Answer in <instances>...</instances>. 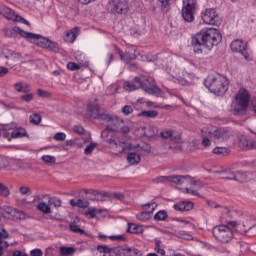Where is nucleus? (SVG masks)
I'll use <instances>...</instances> for the list:
<instances>
[{
	"label": "nucleus",
	"instance_id": "1",
	"mask_svg": "<svg viewBox=\"0 0 256 256\" xmlns=\"http://www.w3.org/2000/svg\"><path fill=\"white\" fill-rule=\"evenodd\" d=\"M223 36L217 28H204L191 37L192 47L196 55H207L219 45Z\"/></svg>",
	"mask_w": 256,
	"mask_h": 256
},
{
	"label": "nucleus",
	"instance_id": "2",
	"mask_svg": "<svg viewBox=\"0 0 256 256\" xmlns=\"http://www.w3.org/2000/svg\"><path fill=\"white\" fill-rule=\"evenodd\" d=\"M87 115L88 117H93V119H99L100 121H105L107 123L106 130L102 132V137L106 135L107 131H119L121 129V125H123V120L121 118L101 113L99 104H97V99L88 103Z\"/></svg>",
	"mask_w": 256,
	"mask_h": 256
},
{
	"label": "nucleus",
	"instance_id": "3",
	"mask_svg": "<svg viewBox=\"0 0 256 256\" xmlns=\"http://www.w3.org/2000/svg\"><path fill=\"white\" fill-rule=\"evenodd\" d=\"M125 91H137L143 89L148 95H161V88L155 84V79L151 76H137L133 82H124Z\"/></svg>",
	"mask_w": 256,
	"mask_h": 256
},
{
	"label": "nucleus",
	"instance_id": "4",
	"mask_svg": "<svg viewBox=\"0 0 256 256\" xmlns=\"http://www.w3.org/2000/svg\"><path fill=\"white\" fill-rule=\"evenodd\" d=\"M14 33H17L20 35V37H23V39H26L30 43H34V45H37L38 47H42L43 49H49V51H58L57 44L55 42L35 33L27 32L23 29H21L18 26H15L13 28Z\"/></svg>",
	"mask_w": 256,
	"mask_h": 256
},
{
	"label": "nucleus",
	"instance_id": "5",
	"mask_svg": "<svg viewBox=\"0 0 256 256\" xmlns=\"http://www.w3.org/2000/svg\"><path fill=\"white\" fill-rule=\"evenodd\" d=\"M237 222L228 221L227 224H219L212 228V235L218 243L222 245H228L235 235L233 232L237 229Z\"/></svg>",
	"mask_w": 256,
	"mask_h": 256
},
{
	"label": "nucleus",
	"instance_id": "6",
	"mask_svg": "<svg viewBox=\"0 0 256 256\" xmlns=\"http://www.w3.org/2000/svg\"><path fill=\"white\" fill-rule=\"evenodd\" d=\"M205 87L218 97H223L225 93L229 90V80L224 76H208L204 81Z\"/></svg>",
	"mask_w": 256,
	"mask_h": 256
},
{
	"label": "nucleus",
	"instance_id": "7",
	"mask_svg": "<svg viewBox=\"0 0 256 256\" xmlns=\"http://www.w3.org/2000/svg\"><path fill=\"white\" fill-rule=\"evenodd\" d=\"M249 101H251V95L245 89H240L235 96L232 109L234 115H243L247 109H249Z\"/></svg>",
	"mask_w": 256,
	"mask_h": 256
},
{
	"label": "nucleus",
	"instance_id": "8",
	"mask_svg": "<svg viewBox=\"0 0 256 256\" xmlns=\"http://www.w3.org/2000/svg\"><path fill=\"white\" fill-rule=\"evenodd\" d=\"M202 133H208L209 137L213 139L214 143H226L231 139V130L225 127H204Z\"/></svg>",
	"mask_w": 256,
	"mask_h": 256
},
{
	"label": "nucleus",
	"instance_id": "9",
	"mask_svg": "<svg viewBox=\"0 0 256 256\" xmlns=\"http://www.w3.org/2000/svg\"><path fill=\"white\" fill-rule=\"evenodd\" d=\"M2 131L4 139H8V141L27 137V130L23 127L17 128L15 124L4 125Z\"/></svg>",
	"mask_w": 256,
	"mask_h": 256
},
{
	"label": "nucleus",
	"instance_id": "10",
	"mask_svg": "<svg viewBox=\"0 0 256 256\" xmlns=\"http://www.w3.org/2000/svg\"><path fill=\"white\" fill-rule=\"evenodd\" d=\"M108 13L112 15H127L129 13V2L125 0H112L107 5Z\"/></svg>",
	"mask_w": 256,
	"mask_h": 256
},
{
	"label": "nucleus",
	"instance_id": "11",
	"mask_svg": "<svg viewBox=\"0 0 256 256\" xmlns=\"http://www.w3.org/2000/svg\"><path fill=\"white\" fill-rule=\"evenodd\" d=\"M108 143L110 149H113L116 153H127V151H133V149H136L137 152L141 151V147L139 145H137V147H133V145L117 138H110Z\"/></svg>",
	"mask_w": 256,
	"mask_h": 256
},
{
	"label": "nucleus",
	"instance_id": "12",
	"mask_svg": "<svg viewBox=\"0 0 256 256\" xmlns=\"http://www.w3.org/2000/svg\"><path fill=\"white\" fill-rule=\"evenodd\" d=\"M230 49L233 53H240L245 61H251V50H249L247 42L241 39L233 40L230 44Z\"/></svg>",
	"mask_w": 256,
	"mask_h": 256
},
{
	"label": "nucleus",
	"instance_id": "13",
	"mask_svg": "<svg viewBox=\"0 0 256 256\" xmlns=\"http://www.w3.org/2000/svg\"><path fill=\"white\" fill-rule=\"evenodd\" d=\"M195 0H184L182 7V17L186 23H193L195 21Z\"/></svg>",
	"mask_w": 256,
	"mask_h": 256
},
{
	"label": "nucleus",
	"instance_id": "14",
	"mask_svg": "<svg viewBox=\"0 0 256 256\" xmlns=\"http://www.w3.org/2000/svg\"><path fill=\"white\" fill-rule=\"evenodd\" d=\"M201 17L205 25H221V18L215 8H206L201 12Z\"/></svg>",
	"mask_w": 256,
	"mask_h": 256
},
{
	"label": "nucleus",
	"instance_id": "15",
	"mask_svg": "<svg viewBox=\"0 0 256 256\" xmlns=\"http://www.w3.org/2000/svg\"><path fill=\"white\" fill-rule=\"evenodd\" d=\"M156 183H175V185H187V183H191V176L189 175L160 176L156 178Z\"/></svg>",
	"mask_w": 256,
	"mask_h": 256
},
{
	"label": "nucleus",
	"instance_id": "16",
	"mask_svg": "<svg viewBox=\"0 0 256 256\" xmlns=\"http://www.w3.org/2000/svg\"><path fill=\"white\" fill-rule=\"evenodd\" d=\"M1 15L5 17V19H8V21H14L16 23H23L24 25H30L27 19L19 16L17 13L13 11V9L9 7H2L1 9Z\"/></svg>",
	"mask_w": 256,
	"mask_h": 256
},
{
	"label": "nucleus",
	"instance_id": "17",
	"mask_svg": "<svg viewBox=\"0 0 256 256\" xmlns=\"http://www.w3.org/2000/svg\"><path fill=\"white\" fill-rule=\"evenodd\" d=\"M137 48L135 46H127L125 49V53H123V50L117 49V53L124 63H131L134 59H136V53Z\"/></svg>",
	"mask_w": 256,
	"mask_h": 256
},
{
	"label": "nucleus",
	"instance_id": "18",
	"mask_svg": "<svg viewBox=\"0 0 256 256\" xmlns=\"http://www.w3.org/2000/svg\"><path fill=\"white\" fill-rule=\"evenodd\" d=\"M81 34V28L80 27H74L70 30H66L63 35V41L65 43L73 44L75 41H77V37Z\"/></svg>",
	"mask_w": 256,
	"mask_h": 256
},
{
	"label": "nucleus",
	"instance_id": "19",
	"mask_svg": "<svg viewBox=\"0 0 256 256\" xmlns=\"http://www.w3.org/2000/svg\"><path fill=\"white\" fill-rule=\"evenodd\" d=\"M161 137L163 139H170L172 143H181V134L173 130H163L161 132Z\"/></svg>",
	"mask_w": 256,
	"mask_h": 256
},
{
	"label": "nucleus",
	"instance_id": "20",
	"mask_svg": "<svg viewBox=\"0 0 256 256\" xmlns=\"http://www.w3.org/2000/svg\"><path fill=\"white\" fill-rule=\"evenodd\" d=\"M194 204L191 201H182L174 204L175 211H191Z\"/></svg>",
	"mask_w": 256,
	"mask_h": 256
},
{
	"label": "nucleus",
	"instance_id": "21",
	"mask_svg": "<svg viewBox=\"0 0 256 256\" xmlns=\"http://www.w3.org/2000/svg\"><path fill=\"white\" fill-rule=\"evenodd\" d=\"M240 145L242 146V149H245L246 151H251L253 149H256V140L253 139H241Z\"/></svg>",
	"mask_w": 256,
	"mask_h": 256
},
{
	"label": "nucleus",
	"instance_id": "22",
	"mask_svg": "<svg viewBox=\"0 0 256 256\" xmlns=\"http://www.w3.org/2000/svg\"><path fill=\"white\" fill-rule=\"evenodd\" d=\"M126 159L130 165H139V163H141V155H139V152H129Z\"/></svg>",
	"mask_w": 256,
	"mask_h": 256
},
{
	"label": "nucleus",
	"instance_id": "23",
	"mask_svg": "<svg viewBox=\"0 0 256 256\" xmlns=\"http://www.w3.org/2000/svg\"><path fill=\"white\" fill-rule=\"evenodd\" d=\"M70 205L72 207H79L80 209H87V207H89V201L83 199H71Z\"/></svg>",
	"mask_w": 256,
	"mask_h": 256
},
{
	"label": "nucleus",
	"instance_id": "24",
	"mask_svg": "<svg viewBox=\"0 0 256 256\" xmlns=\"http://www.w3.org/2000/svg\"><path fill=\"white\" fill-rule=\"evenodd\" d=\"M6 59H10L11 61H14V63H18L20 61L23 63V56L19 52H15L13 50H8V55L6 56Z\"/></svg>",
	"mask_w": 256,
	"mask_h": 256
},
{
	"label": "nucleus",
	"instance_id": "25",
	"mask_svg": "<svg viewBox=\"0 0 256 256\" xmlns=\"http://www.w3.org/2000/svg\"><path fill=\"white\" fill-rule=\"evenodd\" d=\"M36 209H38V211H40V213H44L45 215H49V213H51V206L48 203H45L43 201H40L38 203V205L36 206Z\"/></svg>",
	"mask_w": 256,
	"mask_h": 256
},
{
	"label": "nucleus",
	"instance_id": "26",
	"mask_svg": "<svg viewBox=\"0 0 256 256\" xmlns=\"http://www.w3.org/2000/svg\"><path fill=\"white\" fill-rule=\"evenodd\" d=\"M214 155H221L222 157H226V155H229L231 153V150L227 147H215L213 149Z\"/></svg>",
	"mask_w": 256,
	"mask_h": 256
},
{
	"label": "nucleus",
	"instance_id": "27",
	"mask_svg": "<svg viewBox=\"0 0 256 256\" xmlns=\"http://www.w3.org/2000/svg\"><path fill=\"white\" fill-rule=\"evenodd\" d=\"M159 116V112L157 110H148V111H142L139 114V117H146L147 119H155V117Z\"/></svg>",
	"mask_w": 256,
	"mask_h": 256
},
{
	"label": "nucleus",
	"instance_id": "28",
	"mask_svg": "<svg viewBox=\"0 0 256 256\" xmlns=\"http://www.w3.org/2000/svg\"><path fill=\"white\" fill-rule=\"evenodd\" d=\"M3 239H9V233L7 230L0 228V245H3V247H9V243Z\"/></svg>",
	"mask_w": 256,
	"mask_h": 256
},
{
	"label": "nucleus",
	"instance_id": "29",
	"mask_svg": "<svg viewBox=\"0 0 256 256\" xmlns=\"http://www.w3.org/2000/svg\"><path fill=\"white\" fill-rule=\"evenodd\" d=\"M44 199H47L49 205L54 207H61V199L57 197H51L49 195H44Z\"/></svg>",
	"mask_w": 256,
	"mask_h": 256
},
{
	"label": "nucleus",
	"instance_id": "30",
	"mask_svg": "<svg viewBox=\"0 0 256 256\" xmlns=\"http://www.w3.org/2000/svg\"><path fill=\"white\" fill-rule=\"evenodd\" d=\"M15 211L16 209L11 206L6 207L4 211V217H6V219H10L11 221H14Z\"/></svg>",
	"mask_w": 256,
	"mask_h": 256
},
{
	"label": "nucleus",
	"instance_id": "31",
	"mask_svg": "<svg viewBox=\"0 0 256 256\" xmlns=\"http://www.w3.org/2000/svg\"><path fill=\"white\" fill-rule=\"evenodd\" d=\"M144 133L146 137H155V135L159 133V129L157 128V126H148L147 128H145Z\"/></svg>",
	"mask_w": 256,
	"mask_h": 256
},
{
	"label": "nucleus",
	"instance_id": "32",
	"mask_svg": "<svg viewBox=\"0 0 256 256\" xmlns=\"http://www.w3.org/2000/svg\"><path fill=\"white\" fill-rule=\"evenodd\" d=\"M59 251H60V255H62V256H70V255H73L75 253V248L61 246L59 248Z\"/></svg>",
	"mask_w": 256,
	"mask_h": 256
},
{
	"label": "nucleus",
	"instance_id": "33",
	"mask_svg": "<svg viewBox=\"0 0 256 256\" xmlns=\"http://www.w3.org/2000/svg\"><path fill=\"white\" fill-rule=\"evenodd\" d=\"M175 0H158V3L162 9V11H169L171 8L172 3H174Z\"/></svg>",
	"mask_w": 256,
	"mask_h": 256
},
{
	"label": "nucleus",
	"instance_id": "34",
	"mask_svg": "<svg viewBox=\"0 0 256 256\" xmlns=\"http://www.w3.org/2000/svg\"><path fill=\"white\" fill-rule=\"evenodd\" d=\"M247 173L237 171L235 176V181H238V183H247L248 181Z\"/></svg>",
	"mask_w": 256,
	"mask_h": 256
},
{
	"label": "nucleus",
	"instance_id": "35",
	"mask_svg": "<svg viewBox=\"0 0 256 256\" xmlns=\"http://www.w3.org/2000/svg\"><path fill=\"white\" fill-rule=\"evenodd\" d=\"M42 117L38 113H34L29 116V121L32 123V125H40L42 121Z\"/></svg>",
	"mask_w": 256,
	"mask_h": 256
},
{
	"label": "nucleus",
	"instance_id": "36",
	"mask_svg": "<svg viewBox=\"0 0 256 256\" xmlns=\"http://www.w3.org/2000/svg\"><path fill=\"white\" fill-rule=\"evenodd\" d=\"M169 215L167 214V211L165 210H160L154 215V220L155 221H165Z\"/></svg>",
	"mask_w": 256,
	"mask_h": 256
},
{
	"label": "nucleus",
	"instance_id": "37",
	"mask_svg": "<svg viewBox=\"0 0 256 256\" xmlns=\"http://www.w3.org/2000/svg\"><path fill=\"white\" fill-rule=\"evenodd\" d=\"M150 218L151 212H147L145 210L136 215V219H138V221H149Z\"/></svg>",
	"mask_w": 256,
	"mask_h": 256
},
{
	"label": "nucleus",
	"instance_id": "38",
	"mask_svg": "<svg viewBox=\"0 0 256 256\" xmlns=\"http://www.w3.org/2000/svg\"><path fill=\"white\" fill-rule=\"evenodd\" d=\"M222 173V179H229L231 181H235L236 172H232L231 169H226Z\"/></svg>",
	"mask_w": 256,
	"mask_h": 256
},
{
	"label": "nucleus",
	"instance_id": "39",
	"mask_svg": "<svg viewBox=\"0 0 256 256\" xmlns=\"http://www.w3.org/2000/svg\"><path fill=\"white\" fill-rule=\"evenodd\" d=\"M128 233H132L134 235L141 233V226H139L135 223L129 224Z\"/></svg>",
	"mask_w": 256,
	"mask_h": 256
},
{
	"label": "nucleus",
	"instance_id": "40",
	"mask_svg": "<svg viewBox=\"0 0 256 256\" xmlns=\"http://www.w3.org/2000/svg\"><path fill=\"white\" fill-rule=\"evenodd\" d=\"M142 209L147 212H150V214H152L153 211H155V209H157V203L150 202V203L144 204V205H142Z\"/></svg>",
	"mask_w": 256,
	"mask_h": 256
},
{
	"label": "nucleus",
	"instance_id": "41",
	"mask_svg": "<svg viewBox=\"0 0 256 256\" xmlns=\"http://www.w3.org/2000/svg\"><path fill=\"white\" fill-rule=\"evenodd\" d=\"M0 195L2 197H9L11 195V190H9V187L0 183Z\"/></svg>",
	"mask_w": 256,
	"mask_h": 256
},
{
	"label": "nucleus",
	"instance_id": "42",
	"mask_svg": "<svg viewBox=\"0 0 256 256\" xmlns=\"http://www.w3.org/2000/svg\"><path fill=\"white\" fill-rule=\"evenodd\" d=\"M35 95L33 93H28L20 96V101H23L24 103H31L33 101Z\"/></svg>",
	"mask_w": 256,
	"mask_h": 256
},
{
	"label": "nucleus",
	"instance_id": "43",
	"mask_svg": "<svg viewBox=\"0 0 256 256\" xmlns=\"http://www.w3.org/2000/svg\"><path fill=\"white\" fill-rule=\"evenodd\" d=\"M26 214L25 212L16 209L15 214H14V221H23L25 219Z\"/></svg>",
	"mask_w": 256,
	"mask_h": 256
},
{
	"label": "nucleus",
	"instance_id": "44",
	"mask_svg": "<svg viewBox=\"0 0 256 256\" xmlns=\"http://www.w3.org/2000/svg\"><path fill=\"white\" fill-rule=\"evenodd\" d=\"M205 135H209V133L208 132H202V145H203V147H211V139H209Z\"/></svg>",
	"mask_w": 256,
	"mask_h": 256
},
{
	"label": "nucleus",
	"instance_id": "45",
	"mask_svg": "<svg viewBox=\"0 0 256 256\" xmlns=\"http://www.w3.org/2000/svg\"><path fill=\"white\" fill-rule=\"evenodd\" d=\"M97 147V143L92 142L90 143L84 150L85 155H91L95 151V148Z\"/></svg>",
	"mask_w": 256,
	"mask_h": 256
},
{
	"label": "nucleus",
	"instance_id": "46",
	"mask_svg": "<svg viewBox=\"0 0 256 256\" xmlns=\"http://www.w3.org/2000/svg\"><path fill=\"white\" fill-rule=\"evenodd\" d=\"M97 251H99V253H104V256H111V248L107 246H98Z\"/></svg>",
	"mask_w": 256,
	"mask_h": 256
},
{
	"label": "nucleus",
	"instance_id": "47",
	"mask_svg": "<svg viewBox=\"0 0 256 256\" xmlns=\"http://www.w3.org/2000/svg\"><path fill=\"white\" fill-rule=\"evenodd\" d=\"M127 256H141V251L137 248H127L126 249Z\"/></svg>",
	"mask_w": 256,
	"mask_h": 256
},
{
	"label": "nucleus",
	"instance_id": "48",
	"mask_svg": "<svg viewBox=\"0 0 256 256\" xmlns=\"http://www.w3.org/2000/svg\"><path fill=\"white\" fill-rule=\"evenodd\" d=\"M66 67L69 71H79L81 69V65L75 62H68Z\"/></svg>",
	"mask_w": 256,
	"mask_h": 256
},
{
	"label": "nucleus",
	"instance_id": "49",
	"mask_svg": "<svg viewBox=\"0 0 256 256\" xmlns=\"http://www.w3.org/2000/svg\"><path fill=\"white\" fill-rule=\"evenodd\" d=\"M155 251L159 255H165V249L161 248V240H155Z\"/></svg>",
	"mask_w": 256,
	"mask_h": 256
},
{
	"label": "nucleus",
	"instance_id": "50",
	"mask_svg": "<svg viewBox=\"0 0 256 256\" xmlns=\"http://www.w3.org/2000/svg\"><path fill=\"white\" fill-rule=\"evenodd\" d=\"M114 253L117 256H127V249L122 248V247H116L114 248Z\"/></svg>",
	"mask_w": 256,
	"mask_h": 256
},
{
	"label": "nucleus",
	"instance_id": "51",
	"mask_svg": "<svg viewBox=\"0 0 256 256\" xmlns=\"http://www.w3.org/2000/svg\"><path fill=\"white\" fill-rule=\"evenodd\" d=\"M37 94H38L40 97H42V98H49V97H51V92L46 91V90H43V89H41V88H39V89L37 90Z\"/></svg>",
	"mask_w": 256,
	"mask_h": 256
},
{
	"label": "nucleus",
	"instance_id": "52",
	"mask_svg": "<svg viewBox=\"0 0 256 256\" xmlns=\"http://www.w3.org/2000/svg\"><path fill=\"white\" fill-rule=\"evenodd\" d=\"M55 141H65L67 139V134L63 132H58L54 135Z\"/></svg>",
	"mask_w": 256,
	"mask_h": 256
},
{
	"label": "nucleus",
	"instance_id": "53",
	"mask_svg": "<svg viewBox=\"0 0 256 256\" xmlns=\"http://www.w3.org/2000/svg\"><path fill=\"white\" fill-rule=\"evenodd\" d=\"M69 229L72 231V233H83V229H80L79 225L77 224H70Z\"/></svg>",
	"mask_w": 256,
	"mask_h": 256
},
{
	"label": "nucleus",
	"instance_id": "54",
	"mask_svg": "<svg viewBox=\"0 0 256 256\" xmlns=\"http://www.w3.org/2000/svg\"><path fill=\"white\" fill-rule=\"evenodd\" d=\"M42 161H44V163H55L56 159L54 156L44 155L42 156Z\"/></svg>",
	"mask_w": 256,
	"mask_h": 256
},
{
	"label": "nucleus",
	"instance_id": "55",
	"mask_svg": "<svg viewBox=\"0 0 256 256\" xmlns=\"http://www.w3.org/2000/svg\"><path fill=\"white\" fill-rule=\"evenodd\" d=\"M184 193H187L188 195H193L194 197H201V195L199 194V191L189 189V188H185Z\"/></svg>",
	"mask_w": 256,
	"mask_h": 256
},
{
	"label": "nucleus",
	"instance_id": "56",
	"mask_svg": "<svg viewBox=\"0 0 256 256\" xmlns=\"http://www.w3.org/2000/svg\"><path fill=\"white\" fill-rule=\"evenodd\" d=\"M122 113L124 115H131V113H133V107L130 105H126L122 108Z\"/></svg>",
	"mask_w": 256,
	"mask_h": 256
},
{
	"label": "nucleus",
	"instance_id": "57",
	"mask_svg": "<svg viewBox=\"0 0 256 256\" xmlns=\"http://www.w3.org/2000/svg\"><path fill=\"white\" fill-rule=\"evenodd\" d=\"M21 195H31V188L27 187V186H22L19 189Z\"/></svg>",
	"mask_w": 256,
	"mask_h": 256
},
{
	"label": "nucleus",
	"instance_id": "58",
	"mask_svg": "<svg viewBox=\"0 0 256 256\" xmlns=\"http://www.w3.org/2000/svg\"><path fill=\"white\" fill-rule=\"evenodd\" d=\"M119 131H121V133L124 135H127V133L131 131V128H129V126L125 125V122H123V125H121Z\"/></svg>",
	"mask_w": 256,
	"mask_h": 256
},
{
	"label": "nucleus",
	"instance_id": "59",
	"mask_svg": "<svg viewBox=\"0 0 256 256\" xmlns=\"http://www.w3.org/2000/svg\"><path fill=\"white\" fill-rule=\"evenodd\" d=\"M31 256H43V250L36 248L30 251Z\"/></svg>",
	"mask_w": 256,
	"mask_h": 256
},
{
	"label": "nucleus",
	"instance_id": "60",
	"mask_svg": "<svg viewBox=\"0 0 256 256\" xmlns=\"http://www.w3.org/2000/svg\"><path fill=\"white\" fill-rule=\"evenodd\" d=\"M85 215H90V217H91L92 219H94V217H96V215H97V209H95V208H90L89 210H87V211L85 212Z\"/></svg>",
	"mask_w": 256,
	"mask_h": 256
},
{
	"label": "nucleus",
	"instance_id": "61",
	"mask_svg": "<svg viewBox=\"0 0 256 256\" xmlns=\"http://www.w3.org/2000/svg\"><path fill=\"white\" fill-rule=\"evenodd\" d=\"M74 131L79 135H85V128H83V126H75Z\"/></svg>",
	"mask_w": 256,
	"mask_h": 256
},
{
	"label": "nucleus",
	"instance_id": "62",
	"mask_svg": "<svg viewBox=\"0 0 256 256\" xmlns=\"http://www.w3.org/2000/svg\"><path fill=\"white\" fill-rule=\"evenodd\" d=\"M9 73V68L0 66V77H5Z\"/></svg>",
	"mask_w": 256,
	"mask_h": 256
},
{
	"label": "nucleus",
	"instance_id": "63",
	"mask_svg": "<svg viewBox=\"0 0 256 256\" xmlns=\"http://www.w3.org/2000/svg\"><path fill=\"white\" fill-rule=\"evenodd\" d=\"M22 93H31V85L22 84Z\"/></svg>",
	"mask_w": 256,
	"mask_h": 256
},
{
	"label": "nucleus",
	"instance_id": "64",
	"mask_svg": "<svg viewBox=\"0 0 256 256\" xmlns=\"http://www.w3.org/2000/svg\"><path fill=\"white\" fill-rule=\"evenodd\" d=\"M13 256H29V255H27V253H25L21 250H16V251H14Z\"/></svg>",
	"mask_w": 256,
	"mask_h": 256
}]
</instances>
